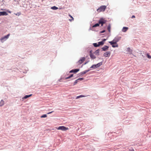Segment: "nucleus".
<instances>
[{
	"label": "nucleus",
	"instance_id": "nucleus-12",
	"mask_svg": "<svg viewBox=\"0 0 151 151\" xmlns=\"http://www.w3.org/2000/svg\"><path fill=\"white\" fill-rule=\"evenodd\" d=\"M8 14L5 12H0V16H4V15H7Z\"/></svg>",
	"mask_w": 151,
	"mask_h": 151
},
{
	"label": "nucleus",
	"instance_id": "nucleus-6",
	"mask_svg": "<svg viewBox=\"0 0 151 151\" xmlns=\"http://www.w3.org/2000/svg\"><path fill=\"white\" fill-rule=\"evenodd\" d=\"M10 34H8L7 35L4 36V37L1 38L0 39L1 42H3V41L5 39H7L8 38Z\"/></svg>",
	"mask_w": 151,
	"mask_h": 151
},
{
	"label": "nucleus",
	"instance_id": "nucleus-4",
	"mask_svg": "<svg viewBox=\"0 0 151 151\" xmlns=\"http://www.w3.org/2000/svg\"><path fill=\"white\" fill-rule=\"evenodd\" d=\"M106 20L103 18H101L99 21V23L100 24H101V26H102L103 24L106 23Z\"/></svg>",
	"mask_w": 151,
	"mask_h": 151
},
{
	"label": "nucleus",
	"instance_id": "nucleus-31",
	"mask_svg": "<svg viewBox=\"0 0 151 151\" xmlns=\"http://www.w3.org/2000/svg\"><path fill=\"white\" fill-rule=\"evenodd\" d=\"M147 57L149 59L151 58V56H150L149 54H147Z\"/></svg>",
	"mask_w": 151,
	"mask_h": 151
},
{
	"label": "nucleus",
	"instance_id": "nucleus-23",
	"mask_svg": "<svg viewBox=\"0 0 151 151\" xmlns=\"http://www.w3.org/2000/svg\"><path fill=\"white\" fill-rule=\"evenodd\" d=\"M51 9L53 10H56L58 9V8L55 6L51 7Z\"/></svg>",
	"mask_w": 151,
	"mask_h": 151
},
{
	"label": "nucleus",
	"instance_id": "nucleus-22",
	"mask_svg": "<svg viewBox=\"0 0 151 151\" xmlns=\"http://www.w3.org/2000/svg\"><path fill=\"white\" fill-rule=\"evenodd\" d=\"M107 29L109 32H110L111 26L109 24L107 27Z\"/></svg>",
	"mask_w": 151,
	"mask_h": 151
},
{
	"label": "nucleus",
	"instance_id": "nucleus-35",
	"mask_svg": "<svg viewBox=\"0 0 151 151\" xmlns=\"http://www.w3.org/2000/svg\"><path fill=\"white\" fill-rule=\"evenodd\" d=\"M105 32V31L104 30L101 32V33H103L104 32Z\"/></svg>",
	"mask_w": 151,
	"mask_h": 151
},
{
	"label": "nucleus",
	"instance_id": "nucleus-18",
	"mask_svg": "<svg viewBox=\"0 0 151 151\" xmlns=\"http://www.w3.org/2000/svg\"><path fill=\"white\" fill-rule=\"evenodd\" d=\"M4 101L3 100H1V101L0 102V107L3 106L4 105Z\"/></svg>",
	"mask_w": 151,
	"mask_h": 151
},
{
	"label": "nucleus",
	"instance_id": "nucleus-15",
	"mask_svg": "<svg viewBox=\"0 0 151 151\" xmlns=\"http://www.w3.org/2000/svg\"><path fill=\"white\" fill-rule=\"evenodd\" d=\"M128 29V28L127 27H124L122 29V31L123 32H126Z\"/></svg>",
	"mask_w": 151,
	"mask_h": 151
},
{
	"label": "nucleus",
	"instance_id": "nucleus-20",
	"mask_svg": "<svg viewBox=\"0 0 151 151\" xmlns=\"http://www.w3.org/2000/svg\"><path fill=\"white\" fill-rule=\"evenodd\" d=\"M127 52H130V53H131L132 52V50L129 47H128L127 48Z\"/></svg>",
	"mask_w": 151,
	"mask_h": 151
},
{
	"label": "nucleus",
	"instance_id": "nucleus-29",
	"mask_svg": "<svg viewBox=\"0 0 151 151\" xmlns=\"http://www.w3.org/2000/svg\"><path fill=\"white\" fill-rule=\"evenodd\" d=\"M93 45L95 47H99V45H98V44H97L96 43H93Z\"/></svg>",
	"mask_w": 151,
	"mask_h": 151
},
{
	"label": "nucleus",
	"instance_id": "nucleus-26",
	"mask_svg": "<svg viewBox=\"0 0 151 151\" xmlns=\"http://www.w3.org/2000/svg\"><path fill=\"white\" fill-rule=\"evenodd\" d=\"M85 97V96L83 95H80L79 96H78L76 99H79L81 97Z\"/></svg>",
	"mask_w": 151,
	"mask_h": 151
},
{
	"label": "nucleus",
	"instance_id": "nucleus-32",
	"mask_svg": "<svg viewBox=\"0 0 151 151\" xmlns=\"http://www.w3.org/2000/svg\"><path fill=\"white\" fill-rule=\"evenodd\" d=\"M70 78H71V77H70V76H69L68 77H66V78H65V79H68Z\"/></svg>",
	"mask_w": 151,
	"mask_h": 151
},
{
	"label": "nucleus",
	"instance_id": "nucleus-13",
	"mask_svg": "<svg viewBox=\"0 0 151 151\" xmlns=\"http://www.w3.org/2000/svg\"><path fill=\"white\" fill-rule=\"evenodd\" d=\"M121 37H115L114 39V41H115L116 42L119 41V40L121 39Z\"/></svg>",
	"mask_w": 151,
	"mask_h": 151
},
{
	"label": "nucleus",
	"instance_id": "nucleus-3",
	"mask_svg": "<svg viewBox=\"0 0 151 151\" xmlns=\"http://www.w3.org/2000/svg\"><path fill=\"white\" fill-rule=\"evenodd\" d=\"M58 130H60L62 131H66L68 129V128H66L64 126H60L57 128Z\"/></svg>",
	"mask_w": 151,
	"mask_h": 151
},
{
	"label": "nucleus",
	"instance_id": "nucleus-10",
	"mask_svg": "<svg viewBox=\"0 0 151 151\" xmlns=\"http://www.w3.org/2000/svg\"><path fill=\"white\" fill-rule=\"evenodd\" d=\"M84 79V78H78V79L76 80L74 82V85H75L77 83L79 82L80 81L83 80Z\"/></svg>",
	"mask_w": 151,
	"mask_h": 151
},
{
	"label": "nucleus",
	"instance_id": "nucleus-30",
	"mask_svg": "<svg viewBox=\"0 0 151 151\" xmlns=\"http://www.w3.org/2000/svg\"><path fill=\"white\" fill-rule=\"evenodd\" d=\"M14 14L16 15H17L18 16H19L21 15V13L20 12H18L17 14L14 13Z\"/></svg>",
	"mask_w": 151,
	"mask_h": 151
},
{
	"label": "nucleus",
	"instance_id": "nucleus-33",
	"mask_svg": "<svg viewBox=\"0 0 151 151\" xmlns=\"http://www.w3.org/2000/svg\"><path fill=\"white\" fill-rule=\"evenodd\" d=\"M62 79L61 78L60 79H59L58 80V81H59V82H62V81H61Z\"/></svg>",
	"mask_w": 151,
	"mask_h": 151
},
{
	"label": "nucleus",
	"instance_id": "nucleus-36",
	"mask_svg": "<svg viewBox=\"0 0 151 151\" xmlns=\"http://www.w3.org/2000/svg\"><path fill=\"white\" fill-rule=\"evenodd\" d=\"M135 16L134 15H132V18H135Z\"/></svg>",
	"mask_w": 151,
	"mask_h": 151
},
{
	"label": "nucleus",
	"instance_id": "nucleus-24",
	"mask_svg": "<svg viewBox=\"0 0 151 151\" xmlns=\"http://www.w3.org/2000/svg\"><path fill=\"white\" fill-rule=\"evenodd\" d=\"M69 16L70 17V18H71V19H69V20L70 21H72L74 19H73V17L70 14H69Z\"/></svg>",
	"mask_w": 151,
	"mask_h": 151
},
{
	"label": "nucleus",
	"instance_id": "nucleus-17",
	"mask_svg": "<svg viewBox=\"0 0 151 151\" xmlns=\"http://www.w3.org/2000/svg\"><path fill=\"white\" fill-rule=\"evenodd\" d=\"M90 70H91V69L86 70H85V71H83L81 73V75L84 74H85L86 73H87V72H88Z\"/></svg>",
	"mask_w": 151,
	"mask_h": 151
},
{
	"label": "nucleus",
	"instance_id": "nucleus-25",
	"mask_svg": "<svg viewBox=\"0 0 151 151\" xmlns=\"http://www.w3.org/2000/svg\"><path fill=\"white\" fill-rule=\"evenodd\" d=\"M99 50H97L95 51V53L96 55H99Z\"/></svg>",
	"mask_w": 151,
	"mask_h": 151
},
{
	"label": "nucleus",
	"instance_id": "nucleus-8",
	"mask_svg": "<svg viewBox=\"0 0 151 151\" xmlns=\"http://www.w3.org/2000/svg\"><path fill=\"white\" fill-rule=\"evenodd\" d=\"M106 40V39H104L103 40L101 41L98 42V45H99V46L100 45H103V44H104V42Z\"/></svg>",
	"mask_w": 151,
	"mask_h": 151
},
{
	"label": "nucleus",
	"instance_id": "nucleus-1",
	"mask_svg": "<svg viewBox=\"0 0 151 151\" xmlns=\"http://www.w3.org/2000/svg\"><path fill=\"white\" fill-rule=\"evenodd\" d=\"M106 7V6L105 5L101 6L97 9L98 12H104Z\"/></svg>",
	"mask_w": 151,
	"mask_h": 151
},
{
	"label": "nucleus",
	"instance_id": "nucleus-34",
	"mask_svg": "<svg viewBox=\"0 0 151 151\" xmlns=\"http://www.w3.org/2000/svg\"><path fill=\"white\" fill-rule=\"evenodd\" d=\"M53 111H51V112H49V113H47V114H50L51 113H52Z\"/></svg>",
	"mask_w": 151,
	"mask_h": 151
},
{
	"label": "nucleus",
	"instance_id": "nucleus-9",
	"mask_svg": "<svg viewBox=\"0 0 151 151\" xmlns=\"http://www.w3.org/2000/svg\"><path fill=\"white\" fill-rule=\"evenodd\" d=\"M110 55V52H106L104 54V55L105 57H109Z\"/></svg>",
	"mask_w": 151,
	"mask_h": 151
},
{
	"label": "nucleus",
	"instance_id": "nucleus-27",
	"mask_svg": "<svg viewBox=\"0 0 151 151\" xmlns=\"http://www.w3.org/2000/svg\"><path fill=\"white\" fill-rule=\"evenodd\" d=\"M112 47H118V45L117 44L113 45H112Z\"/></svg>",
	"mask_w": 151,
	"mask_h": 151
},
{
	"label": "nucleus",
	"instance_id": "nucleus-7",
	"mask_svg": "<svg viewBox=\"0 0 151 151\" xmlns=\"http://www.w3.org/2000/svg\"><path fill=\"white\" fill-rule=\"evenodd\" d=\"M90 57L92 59H95L96 57L92 53V50L90 52Z\"/></svg>",
	"mask_w": 151,
	"mask_h": 151
},
{
	"label": "nucleus",
	"instance_id": "nucleus-11",
	"mask_svg": "<svg viewBox=\"0 0 151 151\" xmlns=\"http://www.w3.org/2000/svg\"><path fill=\"white\" fill-rule=\"evenodd\" d=\"M79 70V69H75L71 70L70 71V73H76Z\"/></svg>",
	"mask_w": 151,
	"mask_h": 151
},
{
	"label": "nucleus",
	"instance_id": "nucleus-21",
	"mask_svg": "<svg viewBox=\"0 0 151 151\" xmlns=\"http://www.w3.org/2000/svg\"><path fill=\"white\" fill-rule=\"evenodd\" d=\"M99 24H99V23L96 24H95L93 25L92 27H95L99 26Z\"/></svg>",
	"mask_w": 151,
	"mask_h": 151
},
{
	"label": "nucleus",
	"instance_id": "nucleus-5",
	"mask_svg": "<svg viewBox=\"0 0 151 151\" xmlns=\"http://www.w3.org/2000/svg\"><path fill=\"white\" fill-rule=\"evenodd\" d=\"M85 57H82L77 62V63L78 65L81 64H82L85 61Z\"/></svg>",
	"mask_w": 151,
	"mask_h": 151
},
{
	"label": "nucleus",
	"instance_id": "nucleus-16",
	"mask_svg": "<svg viewBox=\"0 0 151 151\" xmlns=\"http://www.w3.org/2000/svg\"><path fill=\"white\" fill-rule=\"evenodd\" d=\"M109 42L112 45L117 44L116 42L115 41H114V40L112 41Z\"/></svg>",
	"mask_w": 151,
	"mask_h": 151
},
{
	"label": "nucleus",
	"instance_id": "nucleus-19",
	"mask_svg": "<svg viewBox=\"0 0 151 151\" xmlns=\"http://www.w3.org/2000/svg\"><path fill=\"white\" fill-rule=\"evenodd\" d=\"M32 96V94L28 95H26L23 98H22V99H26L27 98L31 96Z\"/></svg>",
	"mask_w": 151,
	"mask_h": 151
},
{
	"label": "nucleus",
	"instance_id": "nucleus-28",
	"mask_svg": "<svg viewBox=\"0 0 151 151\" xmlns=\"http://www.w3.org/2000/svg\"><path fill=\"white\" fill-rule=\"evenodd\" d=\"M47 117V115L46 114H44L43 115H42L41 116V118H45Z\"/></svg>",
	"mask_w": 151,
	"mask_h": 151
},
{
	"label": "nucleus",
	"instance_id": "nucleus-2",
	"mask_svg": "<svg viewBox=\"0 0 151 151\" xmlns=\"http://www.w3.org/2000/svg\"><path fill=\"white\" fill-rule=\"evenodd\" d=\"M102 65V63L101 62H100L99 63H98L96 64V65H93L90 68H98L100 66Z\"/></svg>",
	"mask_w": 151,
	"mask_h": 151
},
{
	"label": "nucleus",
	"instance_id": "nucleus-37",
	"mask_svg": "<svg viewBox=\"0 0 151 151\" xmlns=\"http://www.w3.org/2000/svg\"><path fill=\"white\" fill-rule=\"evenodd\" d=\"M73 76V74H71L70 76L71 78Z\"/></svg>",
	"mask_w": 151,
	"mask_h": 151
},
{
	"label": "nucleus",
	"instance_id": "nucleus-14",
	"mask_svg": "<svg viewBox=\"0 0 151 151\" xmlns=\"http://www.w3.org/2000/svg\"><path fill=\"white\" fill-rule=\"evenodd\" d=\"M109 48V47L107 46H104L102 48L103 50L104 51H105L107 50Z\"/></svg>",
	"mask_w": 151,
	"mask_h": 151
}]
</instances>
